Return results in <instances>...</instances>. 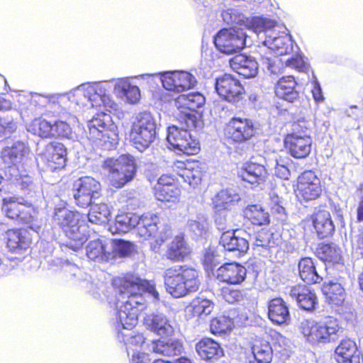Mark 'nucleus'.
I'll use <instances>...</instances> for the list:
<instances>
[{
  "label": "nucleus",
  "instance_id": "nucleus-51",
  "mask_svg": "<svg viewBox=\"0 0 363 363\" xmlns=\"http://www.w3.org/2000/svg\"><path fill=\"white\" fill-rule=\"evenodd\" d=\"M220 296L228 303H236L244 299L245 295L243 291L239 289H233L225 286L220 289Z\"/></svg>",
  "mask_w": 363,
  "mask_h": 363
},
{
  "label": "nucleus",
  "instance_id": "nucleus-5",
  "mask_svg": "<svg viewBox=\"0 0 363 363\" xmlns=\"http://www.w3.org/2000/svg\"><path fill=\"white\" fill-rule=\"evenodd\" d=\"M155 121L149 112L139 113L134 118L128 133L129 141L143 152L155 141L157 135Z\"/></svg>",
  "mask_w": 363,
  "mask_h": 363
},
{
  "label": "nucleus",
  "instance_id": "nucleus-40",
  "mask_svg": "<svg viewBox=\"0 0 363 363\" xmlns=\"http://www.w3.org/2000/svg\"><path fill=\"white\" fill-rule=\"evenodd\" d=\"M214 306V303L211 300L196 297L191 301L188 308L191 317L201 318L210 315L213 311Z\"/></svg>",
  "mask_w": 363,
  "mask_h": 363
},
{
  "label": "nucleus",
  "instance_id": "nucleus-55",
  "mask_svg": "<svg viewBox=\"0 0 363 363\" xmlns=\"http://www.w3.org/2000/svg\"><path fill=\"white\" fill-rule=\"evenodd\" d=\"M235 201L234 196L226 190L218 193L214 200L216 206L221 209H228Z\"/></svg>",
  "mask_w": 363,
  "mask_h": 363
},
{
  "label": "nucleus",
  "instance_id": "nucleus-19",
  "mask_svg": "<svg viewBox=\"0 0 363 363\" xmlns=\"http://www.w3.org/2000/svg\"><path fill=\"white\" fill-rule=\"evenodd\" d=\"M67 150L65 145L57 141L49 142L40 155L42 161L52 172L62 169L67 160Z\"/></svg>",
  "mask_w": 363,
  "mask_h": 363
},
{
  "label": "nucleus",
  "instance_id": "nucleus-13",
  "mask_svg": "<svg viewBox=\"0 0 363 363\" xmlns=\"http://www.w3.org/2000/svg\"><path fill=\"white\" fill-rule=\"evenodd\" d=\"M217 94L224 101L236 104L245 100L247 91L240 81L230 74H224L216 80Z\"/></svg>",
  "mask_w": 363,
  "mask_h": 363
},
{
  "label": "nucleus",
  "instance_id": "nucleus-1",
  "mask_svg": "<svg viewBox=\"0 0 363 363\" xmlns=\"http://www.w3.org/2000/svg\"><path fill=\"white\" fill-rule=\"evenodd\" d=\"M113 284L118 291L116 302L117 323L124 329L131 330L138 324L140 311L147 306L145 293L152 295L156 301L160 299L154 284L133 274L116 277Z\"/></svg>",
  "mask_w": 363,
  "mask_h": 363
},
{
  "label": "nucleus",
  "instance_id": "nucleus-6",
  "mask_svg": "<svg viewBox=\"0 0 363 363\" xmlns=\"http://www.w3.org/2000/svg\"><path fill=\"white\" fill-rule=\"evenodd\" d=\"M106 114L97 115L89 122L88 139L101 149L111 150L118 143V130L113 123L106 122Z\"/></svg>",
  "mask_w": 363,
  "mask_h": 363
},
{
  "label": "nucleus",
  "instance_id": "nucleus-18",
  "mask_svg": "<svg viewBox=\"0 0 363 363\" xmlns=\"http://www.w3.org/2000/svg\"><path fill=\"white\" fill-rule=\"evenodd\" d=\"M236 174L241 181L249 184L252 188L263 185L269 177V172L264 165L251 161L238 166Z\"/></svg>",
  "mask_w": 363,
  "mask_h": 363
},
{
  "label": "nucleus",
  "instance_id": "nucleus-45",
  "mask_svg": "<svg viewBox=\"0 0 363 363\" xmlns=\"http://www.w3.org/2000/svg\"><path fill=\"white\" fill-rule=\"evenodd\" d=\"M52 123L44 118H37L29 125V131L41 138H51Z\"/></svg>",
  "mask_w": 363,
  "mask_h": 363
},
{
  "label": "nucleus",
  "instance_id": "nucleus-38",
  "mask_svg": "<svg viewBox=\"0 0 363 363\" xmlns=\"http://www.w3.org/2000/svg\"><path fill=\"white\" fill-rule=\"evenodd\" d=\"M88 258L93 261H108L111 255V250L108 245L99 239L90 241L86 247Z\"/></svg>",
  "mask_w": 363,
  "mask_h": 363
},
{
  "label": "nucleus",
  "instance_id": "nucleus-4",
  "mask_svg": "<svg viewBox=\"0 0 363 363\" xmlns=\"http://www.w3.org/2000/svg\"><path fill=\"white\" fill-rule=\"evenodd\" d=\"M82 215L77 211H72L65 206L56 207L52 215V222L57 225L69 239L67 246L74 251H78L84 242L80 232V222Z\"/></svg>",
  "mask_w": 363,
  "mask_h": 363
},
{
  "label": "nucleus",
  "instance_id": "nucleus-54",
  "mask_svg": "<svg viewBox=\"0 0 363 363\" xmlns=\"http://www.w3.org/2000/svg\"><path fill=\"white\" fill-rule=\"evenodd\" d=\"M269 48L277 55H286L289 50V40L286 36L275 37L269 43Z\"/></svg>",
  "mask_w": 363,
  "mask_h": 363
},
{
  "label": "nucleus",
  "instance_id": "nucleus-34",
  "mask_svg": "<svg viewBox=\"0 0 363 363\" xmlns=\"http://www.w3.org/2000/svg\"><path fill=\"white\" fill-rule=\"evenodd\" d=\"M243 218L254 226L268 225L270 223L269 212L259 204H250L243 209Z\"/></svg>",
  "mask_w": 363,
  "mask_h": 363
},
{
  "label": "nucleus",
  "instance_id": "nucleus-37",
  "mask_svg": "<svg viewBox=\"0 0 363 363\" xmlns=\"http://www.w3.org/2000/svg\"><path fill=\"white\" fill-rule=\"evenodd\" d=\"M87 213L89 222L101 225L108 223L111 218V207L105 202L93 203Z\"/></svg>",
  "mask_w": 363,
  "mask_h": 363
},
{
  "label": "nucleus",
  "instance_id": "nucleus-33",
  "mask_svg": "<svg viewBox=\"0 0 363 363\" xmlns=\"http://www.w3.org/2000/svg\"><path fill=\"white\" fill-rule=\"evenodd\" d=\"M321 291L325 298V301L332 306H342L346 293L343 286L338 282L329 281L322 285Z\"/></svg>",
  "mask_w": 363,
  "mask_h": 363
},
{
  "label": "nucleus",
  "instance_id": "nucleus-28",
  "mask_svg": "<svg viewBox=\"0 0 363 363\" xmlns=\"http://www.w3.org/2000/svg\"><path fill=\"white\" fill-rule=\"evenodd\" d=\"M230 68L245 79H250L257 76L258 73V63L250 57L243 54H238L230 60Z\"/></svg>",
  "mask_w": 363,
  "mask_h": 363
},
{
  "label": "nucleus",
  "instance_id": "nucleus-21",
  "mask_svg": "<svg viewBox=\"0 0 363 363\" xmlns=\"http://www.w3.org/2000/svg\"><path fill=\"white\" fill-rule=\"evenodd\" d=\"M298 82L292 75L280 77L274 84V93L279 99L293 104L299 99V92L296 87Z\"/></svg>",
  "mask_w": 363,
  "mask_h": 363
},
{
  "label": "nucleus",
  "instance_id": "nucleus-16",
  "mask_svg": "<svg viewBox=\"0 0 363 363\" xmlns=\"http://www.w3.org/2000/svg\"><path fill=\"white\" fill-rule=\"evenodd\" d=\"M155 199L163 203L179 202L182 191L178 179L169 174H163L153 187Z\"/></svg>",
  "mask_w": 363,
  "mask_h": 363
},
{
  "label": "nucleus",
  "instance_id": "nucleus-3",
  "mask_svg": "<svg viewBox=\"0 0 363 363\" xmlns=\"http://www.w3.org/2000/svg\"><path fill=\"white\" fill-rule=\"evenodd\" d=\"M300 329L306 340L312 345L335 342L343 331L340 321L333 316H326L322 320H306L301 323Z\"/></svg>",
  "mask_w": 363,
  "mask_h": 363
},
{
  "label": "nucleus",
  "instance_id": "nucleus-31",
  "mask_svg": "<svg viewBox=\"0 0 363 363\" xmlns=\"http://www.w3.org/2000/svg\"><path fill=\"white\" fill-rule=\"evenodd\" d=\"M298 274L308 285L320 284L323 278L318 274L314 260L309 257H302L298 264Z\"/></svg>",
  "mask_w": 363,
  "mask_h": 363
},
{
  "label": "nucleus",
  "instance_id": "nucleus-35",
  "mask_svg": "<svg viewBox=\"0 0 363 363\" xmlns=\"http://www.w3.org/2000/svg\"><path fill=\"white\" fill-rule=\"evenodd\" d=\"M251 350L253 359L249 363H271L273 358V350L270 343L262 337L256 338Z\"/></svg>",
  "mask_w": 363,
  "mask_h": 363
},
{
  "label": "nucleus",
  "instance_id": "nucleus-48",
  "mask_svg": "<svg viewBox=\"0 0 363 363\" xmlns=\"http://www.w3.org/2000/svg\"><path fill=\"white\" fill-rule=\"evenodd\" d=\"M12 184L14 187L23 193L28 194L35 187V184L32 177L28 174H18L11 179Z\"/></svg>",
  "mask_w": 363,
  "mask_h": 363
},
{
  "label": "nucleus",
  "instance_id": "nucleus-11",
  "mask_svg": "<svg viewBox=\"0 0 363 363\" xmlns=\"http://www.w3.org/2000/svg\"><path fill=\"white\" fill-rule=\"evenodd\" d=\"M1 210L6 218L23 225H31L37 213L30 202L20 201L15 196L4 198Z\"/></svg>",
  "mask_w": 363,
  "mask_h": 363
},
{
  "label": "nucleus",
  "instance_id": "nucleus-24",
  "mask_svg": "<svg viewBox=\"0 0 363 363\" xmlns=\"http://www.w3.org/2000/svg\"><path fill=\"white\" fill-rule=\"evenodd\" d=\"M290 296L295 298L298 306L304 311H313L318 305V298L314 290L304 284L291 287Z\"/></svg>",
  "mask_w": 363,
  "mask_h": 363
},
{
  "label": "nucleus",
  "instance_id": "nucleus-46",
  "mask_svg": "<svg viewBox=\"0 0 363 363\" xmlns=\"http://www.w3.org/2000/svg\"><path fill=\"white\" fill-rule=\"evenodd\" d=\"M28 147L21 142H17L11 147H5L2 151L4 158L11 162L21 161L28 154Z\"/></svg>",
  "mask_w": 363,
  "mask_h": 363
},
{
  "label": "nucleus",
  "instance_id": "nucleus-39",
  "mask_svg": "<svg viewBox=\"0 0 363 363\" xmlns=\"http://www.w3.org/2000/svg\"><path fill=\"white\" fill-rule=\"evenodd\" d=\"M138 216L130 212H121L116 216L113 233H125L136 228Z\"/></svg>",
  "mask_w": 363,
  "mask_h": 363
},
{
  "label": "nucleus",
  "instance_id": "nucleus-15",
  "mask_svg": "<svg viewBox=\"0 0 363 363\" xmlns=\"http://www.w3.org/2000/svg\"><path fill=\"white\" fill-rule=\"evenodd\" d=\"M167 140L173 150L186 155H196L201 150L199 141L184 128H179L175 125L169 127Z\"/></svg>",
  "mask_w": 363,
  "mask_h": 363
},
{
  "label": "nucleus",
  "instance_id": "nucleus-2",
  "mask_svg": "<svg viewBox=\"0 0 363 363\" xmlns=\"http://www.w3.org/2000/svg\"><path fill=\"white\" fill-rule=\"evenodd\" d=\"M167 291L174 298L184 297L196 292L201 286L199 273L187 265H174L164 272Z\"/></svg>",
  "mask_w": 363,
  "mask_h": 363
},
{
  "label": "nucleus",
  "instance_id": "nucleus-58",
  "mask_svg": "<svg viewBox=\"0 0 363 363\" xmlns=\"http://www.w3.org/2000/svg\"><path fill=\"white\" fill-rule=\"evenodd\" d=\"M271 236L272 233L269 230L263 228L259 230L255 235L257 245L262 247L269 246Z\"/></svg>",
  "mask_w": 363,
  "mask_h": 363
},
{
  "label": "nucleus",
  "instance_id": "nucleus-63",
  "mask_svg": "<svg viewBox=\"0 0 363 363\" xmlns=\"http://www.w3.org/2000/svg\"><path fill=\"white\" fill-rule=\"evenodd\" d=\"M118 247L121 255H127L131 251L132 245L130 242L120 240L118 242Z\"/></svg>",
  "mask_w": 363,
  "mask_h": 363
},
{
  "label": "nucleus",
  "instance_id": "nucleus-9",
  "mask_svg": "<svg viewBox=\"0 0 363 363\" xmlns=\"http://www.w3.org/2000/svg\"><path fill=\"white\" fill-rule=\"evenodd\" d=\"M72 194L76 206L86 208L92 201L102 196V186L99 181L90 176H83L72 184Z\"/></svg>",
  "mask_w": 363,
  "mask_h": 363
},
{
  "label": "nucleus",
  "instance_id": "nucleus-53",
  "mask_svg": "<svg viewBox=\"0 0 363 363\" xmlns=\"http://www.w3.org/2000/svg\"><path fill=\"white\" fill-rule=\"evenodd\" d=\"M118 87L130 103H136L140 99V91L137 86L132 85L128 82H123L118 85Z\"/></svg>",
  "mask_w": 363,
  "mask_h": 363
},
{
  "label": "nucleus",
  "instance_id": "nucleus-60",
  "mask_svg": "<svg viewBox=\"0 0 363 363\" xmlns=\"http://www.w3.org/2000/svg\"><path fill=\"white\" fill-rule=\"evenodd\" d=\"M274 174L278 178L283 180L289 179L291 174L288 167L284 164H279L277 161L275 166Z\"/></svg>",
  "mask_w": 363,
  "mask_h": 363
},
{
  "label": "nucleus",
  "instance_id": "nucleus-49",
  "mask_svg": "<svg viewBox=\"0 0 363 363\" xmlns=\"http://www.w3.org/2000/svg\"><path fill=\"white\" fill-rule=\"evenodd\" d=\"M176 92L192 89L196 84L195 77L187 72H176Z\"/></svg>",
  "mask_w": 363,
  "mask_h": 363
},
{
  "label": "nucleus",
  "instance_id": "nucleus-14",
  "mask_svg": "<svg viewBox=\"0 0 363 363\" xmlns=\"http://www.w3.org/2000/svg\"><path fill=\"white\" fill-rule=\"evenodd\" d=\"M246 34L241 28H223L213 39L216 48L223 53L230 55L245 47Z\"/></svg>",
  "mask_w": 363,
  "mask_h": 363
},
{
  "label": "nucleus",
  "instance_id": "nucleus-7",
  "mask_svg": "<svg viewBox=\"0 0 363 363\" xmlns=\"http://www.w3.org/2000/svg\"><path fill=\"white\" fill-rule=\"evenodd\" d=\"M102 168L108 172L110 185L116 189L123 187L136 174L135 160L127 155H122L116 159H106L103 162Z\"/></svg>",
  "mask_w": 363,
  "mask_h": 363
},
{
  "label": "nucleus",
  "instance_id": "nucleus-56",
  "mask_svg": "<svg viewBox=\"0 0 363 363\" xmlns=\"http://www.w3.org/2000/svg\"><path fill=\"white\" fill-rule=\"evenodd\" d=\"M99 91L94 87H91L86 91V96L92 107H99L104 101V95L101 93V89H99Z\"/></svg>",
  "mask_w": 363,
  "mask_h": 363
},
{
  "label": "nucleus",
  "instance_id": "nucleus-43",
  "mask_svg": "<svg viewBox=\"0 0 363 363\" xmlns=\"http://www.w3.org/2000/svg\"><path fill=\"white\" fill-rule=\"evenodd\" d=\"M145 322L152 330L159 335H168L172 332V327L167 319L161 315L154 314L147 315Z\"/></svg>",
  "mask_w": 363,
  "mask_h": 363
},
{
  "label": "nucleus",
  "instance_id": "nucleus-25",
  "mask_svg": "<svg viewBox=\"0 0 363 363\" xmlns=\"http://www.w3.org/2000/svg\"><path fill=\"white\" fill-rule=\"evenodd\" d=\"M267 317L274 325H288L290 322L289 305L281 297L270 299L267 303Z\"/></svg>",
  "mask_w": 363,
  "mask_h": 363
},
{
  "label": "nucleus",
  "instance_id": "nucleus-22",
  "mask_svg": "<svg viewBox=\"0 0 363 363\" xmlns=\"http://www.w3.org/2000/svg\"><path fill=\"white\" fill-rule=\"evenodd\" d=\"M197 354L206 362H214L224 356L221 345L211 337H204L195 345Z\"/></svg>",
  "mask_w": 363,
  "mask_h": 363
},
{
  "label": "nucleus",
  "instance_id": "nucleus-62",
  "mask_svg": "<svg viewBox=\"0 0 363 363\" xmlns=\"http://www.w3.org/2000/svg\"><path fill=\"white\" fill-rule=\"evenodd\" d=\"M167 237L162 235H160V237L155 238L150 244V250L155 253L160 252L162 250V246L167 241Z\"/></svg>",
  "mask_w": 363,
  "mask_h": 363
},
{
  "label": "nucleus",
  "instance_id": "nucleus-61",
  "mask_svg": "<svg viewBox=\"0 0 363 363\" xmlns=\"http://www.w3.org/2000/svg\"><path fill=\"white\" fill-rule=\"evenodd\" d=\"M352 251L357 257H363V233L357 236L352 244Z\"/></svg>",
  "mask_w": 363,
  "mask_h": 363
},
{
  "label": "nucleus",
  "instance_id": "nucleus-30",
  "mask_svg": "<svg viewBox=\"0 0 363 363\" xmlns=\"http://www.w3.org/2000/svg\"><path fill=\"white\" fill-rule=\"evenodd\" d=\"M335 355L338 363H358L359 361L357 346L349 338L340 341L335 350Z\"/></svg>",
  "mask_w": 363,
  "mask_h": 363
},
{
  "label": "nucleus",
  "instance_id": "nucleus-41",
  "mask_svg": "<svg viewBox=\"0 0 363 363\" xmlns=\"http://www.w3.org/2000/svg\"><path fill=\"white\" fill-rule=\"evenodd\" d=\"M152 351L155 353L166 357L179 355L182 352V345L177 340L165 342L162 340L153 341Z\"/></svg>",
  "mask_w": 363,
  "mask_h": 363
},
{
  "label": "nucleus",
  "instance_id": "nucleus-17",
  "mask_svg": "<svg viewBox=\"0 0 363 363\" xmlns=\"http://www.w3.org/2000/svg\"><path fill=\"white\" fill-rule=\"evenodd\" d=\"M173 170L191 186L199 184L206 174V164L196 160H177Z\"/></svg>",
  "mask_w": 363,
  "mask_h": 363
},
{
  "label": "nucleus",
  "instance_id": "nucleus-26",
  "mask_svg": "<svg viewBox=\"0 0 363 363\" xmlns=\"http://www.w3.org/2000/svg\"><path fill=\"white\" fill-rule=\"evenodd\" d=\"M313 226L319 239H325L333 235L335 225L331 215L326 208H319L311 215Z\"/></svg>",
  "mask_w": 363,
  "mask_h": 363
},
{
  "label": "nucleus",
  "instance_id": "nucleus-50",
  "mask_svg": "<svg viewBox=\"0 0 363 363\" xmlns=\"http://www.w3.org/2000/svg\"><path fill=\"white\" fill-rule=\"evenodd\" d=\"M230 329V320L224 315L215 317L211 320L210 332L213 335L226 333Z\"/></svg>",
  "mask_w": 363,
  "mask_h": 363
},
{
  "label": "nucleus",
  "instance_id": "nucleus-32",
  "mask_svg": "<svg viewBox=\"0 0 363 363\" xmlns=\"http://www.w3.org/2000/svg\"><path fill=\"white\" fill-rule=\"evenodd\" d=\"M160 217L157 214L146 213L138 216L136 230L140 237L147 239L155 235L158 230Z\"/></svg>",
  "mask_w": 363,
  "mask_h": 363
},
{
  "label": "nucleus",
  "instance_id": "nucleus-27",
  "mask_svg": "<svg viewBox=\"0 0 363 363\" xmlns=\"http://www.w3.org/2000/svg\"><path fill=\"white\" fill-rule=\"evenodd\" d=\"M4 242L10 252H19L30 247L31 238L26 229L12 228L6 231Z\"/></svg>",
  "mask_w": 363,
  "mask_h": 363
},
{
  "label": "nucleus",
  "instance_id": "nucleus-20",
  "mask_svg": "<svg viewBox=\"0 0 363 363\" xmlns=\"http://www.w3.org/2000/svg\"><path fill=\"white\" fill-rule=\"evenodd\" d=\"M216 277L228 285H241L247 278V269L236 262H226L217 269Z\"/></svg>",
  "mask_w": 363,
  "mask_h": 363
},
{
  "label": "nucleus",
  "instance_id": "nucleus-29",
  "mask_svg": "<svg viewBox=\"0 0 363 363\" xmlns=\"http://www.w3.org/2000/svg\"><path fill=\"white\" fill-rule=\"evenodd\" d=\"M237 230L222 233L219 244L227 251L235 252L239 257L243 256L249 250V242L243 238L235 235Z\"/></svg>",
  "mask_w": 363,
  "mask_h": 363
},
{
  "label": "nucleus",
  "instance_id": "nucleus-47",
  "mask_svg": "<svg viewBox=\"0 0 363 363\" xmlns=\"http://www.w3.org/2000/svg\"><path fill=\"white\" fill-rule=\"evenodd\" d=\"M270 211L276 225H284L287 214L281 199L277 195H274L270 199Z\"/></svg>",
  "mask_w": 363,
  "mask_h": 363
},
{
  "label": "nucleus",
  "instance_id": "nucleus-12",
  "mask_svg": "<svg viewBox=\"0 0 363 363\" xmlns=\"http://www.w3.org/2000/svg\"><path fill=\"white\" fill-rule=\"evenodd\" d=\"M224 135L232 144L245 143L255 136V124L249 118L232 117L225 124Z\"/></svg>",
  "mask_w": 363,
  "mask_h": 363
},
{
  "label": "nucleus",
  "instance_id": "nucleus-52",
  "mask_svg": "<svg viewBox=\"0 0 363 363\" xmlns=\"http://www.w3.org/2000/svg\"><path fill=\"white\" fill-rule=\"evenodd\" d=\"M72 135V128L65 121H56L52 123L51 138H69Z\"/></svg>",
  "mask_w": 363,
  "mask_h": 363
},
{
  "label": "nucleus",
  "instance_id": "nucleus-44",
  "mask_svg": "<svg viewBox=\"0 0 363 363\" xmlns=\"http://www.w3.org/2000/svg\"><path fill=\"white\" fill-rule=\"evenodd\" d=\"M178 112L176 117L177 121L182 125L181 128L186 130L192 129L197 127L198 123V111L189 110L188 108L177 106Z\"/></svg>",
  "mask_w": 363,
  "mask_h": 363
},
{
  "label": "nucleus",
  "instance_id": "nucleus-57",
  "mask_svg": "<svg viewBox=\"0 0 363 363\" xmlns=\"http://www.w3.org/2000/svg\"><path fill=\"white\" fill-rule=\"evenodd\" d=\"M286 64L287 66L298 71L306 72L307 70V65L303 59L300 56H295L289 58Z\"/></svg>",
  "mask_w": 363,
  "mask_h": 363
},
{
  "label": "nucleus",
  "instance_id": "nucleus-8",
  "mask_svg": "<svg viewBox=\"0 0 363 363\" xmlns=\"http://www.w3.org/2000/svg\"><path fill=\"white\" fill-rule=\"evenodd\" d=\"M306 122L298 121L292 125V132L285 135L284 147L287 153L294 159L303 160L311 153L313 140L307 134Z\"/></svg>",
  "mask_w": 363,
  "mask_h": 363
},
{
  "label": "nucleus",
  "instance_id": "nucleus-59",
  "mask_svg": "<svg viewBox=\"0 0 363 363\" xmlns=\"http://www.w3.org/2000/svg\"><path fill=\"white\" fill-rule=\"evenodd\" d=\"M176 72L168 73L163 75L162 83L164 88L169 91H176Z\"/></svg>",
  "mask_w": 363,
  "mask_h": 363
},
{
  "label": "nucleus",
  "instance_id": "nucleus-36",
  "mask_svg": "<svg viewBox=\"0 0 363 363\" xmlns=\"http://www.w3.org/2000/svg\"><path fill=\"white\" fill-rule=\"evenodd\" d=\"M315 255L328 264L334 265L342 261L341 250L333 243H320L315 249Z\"/></svg>",
  "mask_w": 363,
  "mask_h": 363
},
{
  "label": "nucleus",
  "instance_id": "nucleus-42",
  "mask_svg": "<svg viewBox=\"0 0 363 363\" xmlns=\"http://www.w3.org/2000/svg\"><path fill=\"white\" fill-rule=\"evenodd\" d=\"M205 97L199 92H192L188 94L180 95L176 101L177 106L188 108L189 110L197 111L205 104Z\"/></svg>",
  "mask_w": 363,
  "mask_h": 363
},
{
  "label": "nucleus",
  "instance_id": "nucleus-64",
  "mask_svg": "<svg viewBox=\"0 0 363 363\" xmlns=\"http://www.w3.org/2000/svg\"><path fill=\"white\" fill-rule=\"evenodd\" d=\"M133 363H152L149 356L145 353H137L132 357Z\"/></svg>",
  "mask_w": 363,
  "mask_h": 363
},
{
  "label": "nucleus",
  "instance_id": "nucleus-23",
  "mask_svg": "<svg viewBox=\"0 0 363 363\" xmlns=\"http://www.w3.org/2000/svg\"><path fill=\"white\" fill-rule=\"evenodd\" d=\"M191 253V247L184 236L178 235L167 245L164 256L172 262H183L189 257Z\"/></svg>",
  "mask_w": 363,
  "mask_h": 363
},
{
  "label": "nucleus",
  "instance_id": "nucleus-10",
  "mask_svg": "<svg viewBox=\"0 0 363 363\" xmlns=\"http://www.w3.org/2000/svg\"><path fill=\"white\" fill-rule=\"evenodd\" d=\"M294 192L299 201L308 203L321 197L323 185L315 171L305 170L297 177Z\"/></svg>",
  "mask_w": 363,
  "mask_h": 363
}]
</instances>
